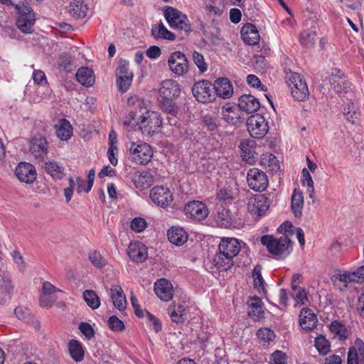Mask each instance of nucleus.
Here are the masks:
<instances>
[{
	"instance_id": "nucleus-25",
	"label": "nucleus",
	"mask_w": 364,
	"mask_h": 364,
	"mask_svg": "<svg viewBox=\"0 0 364 364\" xmlns=\"http://www.w3.org/2000/svg\"><path fill=\"white\" fill-rule=\"evenodd\" d=\"M318 322L316 315L310 309H304L299 314V324L306 331L313 329Z\"/></svg>"
},
{
	"instance_id": "nucleus-38",
	"label": "nucleus",
	"mask_w": 364,
	"mask_h": 364,
	"mask_svg": "<svg viewBox=\"0 0 364 364\" xmlns=\"http://www.w3.org/2000/svg\"><path fill=\"white\" fill-rule=\"evenodd\" d=\"M45 170L54 179H61L65 175L63 167L55 161L46 162Z\"/></svg>"
},
{
	"instance_id": "nucleus-30",
	"label": "nucleus",
	"mask_w": 364,
	"mask_h": 364,
	"mask_svg": "<svg viewBox=\"0 0 364 364\" xmlns=\"http://www.w3.org/2000/svg\"><path fill=\"white\" fill-rule=\"evenodd\" d=\"M88 10L84 0H73L68 6V12L75 18H82L86 16Z\"/></svg>"
},
{
	"instance_id": "nucleus-26",
	"label": "nucleus",
	"mask_w": 364,
	"mask_h": 364,
	"mask_svg": "<svg viewBox=\"0 0 364 364\" xmlns=\"http://www.w3.org/2000/svg\"><path fill=\"white\" fill-rule=\"evenodd\" d=\"M110 296L113 305L122 311L127 308V300L122 287L119 285L113 286L110 289Z\"/></svg>"
},
{
	"instance_id": "nucleus-35",
	"label": "nucleus",
	"mask_w": 364,
	"mask_h": 364,
	"mask_svg": "<svg viewBox=\"0 0 364 364\" xmlns=\"http://www.w3.org/2000/svg\"><path fill=\"white\" fill-rule=\"evenodd\" d=\"M215 219L218 225L221 228H230L232 225L230 212L228 209L223 207L218 208Z\"/></svg>"
},
{
	"instance_id": "nucleus-37",
	"label": "nucleus",
	"mask_w": 364,
	"mask_h": 364,
	"mask_svg": "<svg viewBox=\"0 0 364 364\" xmlns=\"http://www.w3.org/2000/svg\"><path fill=\"white\" fill-rule=\"evenodd\" d=\"M329 329L331 333L339 340H345L348 336L346 327L340 321L335 320L332 321L329 326Z\"/></svg>"
},
{
	"instance_id": "nucleus-10",
	"label": "nucleus",
	"mask_w": 364,
	"mask_h": 364,
	"mask_svg": "<svg viewBox=\"0 0 364 364\" xmlns=\"http://www.w3.org/2000/svg\"><path fill=\"white\" fill-rule=\"evenodd\" d=\"M168 64L170 70L178 75H182L188 70V60L186 56L180 51H176L171 54Z\"/></svg>"
},
{
	"instance_id": "nucleus-22",
	"label": "nucleus",
	"mask_w": 364,
	"mask_h": 364,
	"mask_svg": "<svg viewBox=\"0 0 364 364\" xmlns=\"http://www.w3.org/2000/svg\"><path fill=\"white\" fill-rule=\"evenodd\" d=\"M215 96L218 95L219 97L226 99L230 98L233 93V87L231 82L226 77L218 78L215 80L214 84Z\"/></svg>"
},
{
	"instance_id": "nucleus-45",
	"label": "nucleus",
	"mask_w": 364,
	"mask_h": 364,
	"mask_svg": "<svg viewBox=\"0 0 364 364\" xmlns=\"http://www.w3.org/2000/svg\"><path fill=\"white\" fill-rule=\"evenodd\" d=\"M202 122L203 124V126L210 132H215L217 131L219 127V122L218 119L210 115V114H205L202 117Z\"/></svg>"
},
{
	"instance_id": "nucleus-51",
	"label": "nucleus",
	"mask_w": 364,
	"mask_h": 364,
	"mask_svg": "<svg viewBox=\"0 0 364 364\" xmlns=\"http://www.w3.org/2000/svg\"><path fill=\"white\" fill-rule=\"evenodd\" d=\"M192 59L201 73H204L208 70V65L201 53L193 51L192 53Z\"/></svg>"
},
{
	"instance_id": "nucleus-42",
	"label": "nucleus",
	"mask_w": 364,
	"mask_h": 364,
	"mask_svg": "<svg viewBox=\"0 0 364 364\" xmlns=\"http://www.w3.org/2000/svg\"><path fill=\"white\" fill-rule=\"evenodd\" d=\"M241 156L244 161L248 164H252L255 160V151L250 147L247 142L242 141L240 144Z\"/></svg>"
},
{
	"instance_id": "nucleus-49",
	"label": "nucleus",
	"mask_w": 364,
	"mask_h": 364,
	"mask_svg": "<svg viewBox=\"0 0 364 364\" xmlns=\"http://www.w3.org/2000/svg\"><path fill=\"white\" fill-rule=\"evenodd\" d=\"M343 114L346 119L351 122L353 124L355 123V120L360 117V112L356 110V107L353 102L348 104V107L344 108Z\"/></svg>"
},
{
	"instance_id": "nucleus-7",
	"label": "nucleus",
	"mask_w": 364,
	"mask_h": 364,
	"mask_svg": "<svg viewBox=\"0 0 364 364\" xmlns=\"http://www.w3.org/2000/svg\"><path fill=\"white\" fill-rule=\"evenodd\" d=\"M247 127L251 136L256 139L263 138L269 129L267 122L259 114H253L248 117Z\"/></svg>"
},
{
	"instance_id": "nucleus-2",
	"label": "nucleus",
	"mask_w": 364,
	"mask_h": 364,
	"mask_svg": "<svg viewBox=\"0 0 364 364\" xmlns=\"http://www.w3.org/2000/svg\"><path fill=\"white\" fill-rule=\"evenodd\" d=\"M261 242L277 259L286 257L291 251V240L287 235L279 239L272 235H266L262 237Z\"/></svg>"
},
{
	"instance_id": "nucleus-19",
	"label": "nucleus",
	"mask_w": 364,
	"mask_h": 364,
	"mask_svg": "<svg viewBox=\"0 0 364 364\" xmlns=\"http://www.w3.org/2000/svg\"><path fill=\"white\" fill-rule=\"evenodd\" d=\"M159 92L163 99H176L181 93V88L176 81L170 79L161 82Z\"/></svg>"
},
{
	"instance_id": "nucleus-32",
	"label": "nucleus",
	"mask_w": 364,
	"mask_h": 364,
	"mask_svg": "<svg viewBox=\"0 0 364 364\" xmlns=\"http://www.w3.org/2000/svg\"><path fill=\"white\" fill-rule=\"evenodd\" d=\"M77 80L84 86L91 87L95 82V75L92 70L87 67L79 68L75 74Z\"/></svg>"
},
{
	"instance_id": "nucleus-53",
	"label": "nucleus",
	"mask_w": 364,
	"mask_h": 364,
	"mask_svg": "<svg viewBox=\"0 0 364 364\" xmlns=\"http://www.w3.org/2000/svg\"><path fill=\"white\" fill-rule=\"evenodd\" d=\"M141 114H138L136 111H131L126 117L124 124L128 127H135L136 126L140 129Z\"/></svg>"
},
{
	"instance_id": "nucleus-58",
	"label": "nucleus",
	"mask_w": 364,
	"mask_h": 364,
	"mask_svg": "<svg viewBox=\"0 0 364 364\" xmlns=\"http://www.w3.org/2000/svg\"><path fill=\"white\" fill-rule=\"evenodd\" d=\"M56 296L53 294H42L40 297V305L43 307H50L56 301Z\"/></svg>"
},
{
	"instance_id": "nucleus-5",
	"label": "nucleus",
	"mask_w": 364,
	"mask_h": 364,
	"mask_svg": "<svg viewBox=\"0 0 364 364\" xmlns=\"http://www.w3.org/2000/svg\"><path fill=\"white\" fill-rule=\"evenodd\" d=\"M18 12V16L16 20V26L23 33H30L33 32V26L36 22V14L28 6L23 8L16 4L14 6Z\"/></svg>"
},
{
	"instance_id": "nucleus-20",
	"label": "nucleus",
	"mask_w": 364,
	"mask_h": 364,
	"mask_svg": "<svg viewBox=\"0 0 364 364\" xmlns=\"http://www.w3.org/2000/svg\"><path fill=\"white\" fill-rule=\"evenodd\" d=\"M364 364V343L360 338L355 341V346L349 348L347 364Z\"/></svg>"
},
{
	"instance_id": "nucleus-18",
	"label": "nucleus",
	"mask_w": 364,
	"mask_h": 364,
	"mask_svg": "<svg viewBox=\"0 0 364 364\" xmlns=\"http://www.w3.org/2000/svg\"><path fill=\"white\" fill-rule=\"evenodd\" d=\"M154 291L156 296L164 301H169L173 296V286L166 279H160L155 282Z\"/></svg>"
},
{
	"instance_id": "nucleus-61",
	"label": "nucleus",
	"mask_w": 364,
	"mask_h": 364,
	"mask_svg": "<svg viewBox=\"0 0 364 364\" xmlns=\"http://www.w3.org/2000/svg\"><path fill=\"white\" fill-rule=\"evenodd\" d=\"M79 330L88 340L95 336V331L92 326L88 323H80L79 325Z\"/></svg>"
},
{
	"instance_id": "nucleus-46",
	"label": "nucleus",
	"mask_w": 364,
	"mask_h": 364,
	"mask_svg": "<svg viewBox=\"0 0 364 364\" xmlns=\"http://www.w3.org/2000/svg\"><path fill=\"white\" fill-rule=\"evenodd\" d=\"M14 313L19 320L26 323H30L33 318L31 311L23 306H17L14 310Z\"/></svg>"
},
{
	"instance_id": "nucleus-33",
	"label": "nucleus",
	"mask_w": 364,
	"mask_h": 364,
	"mask_svg": "<svg viewBox=\"0 0 364 364\" xmlns=\"http://www.w3.org/2000/svg\"><path fill=\"white\" fill-rule=\"evenodd\" d=\"M151 33V36L156 40L173 41L176 38L175 34L168 31L161 22L159 24L153 25Z\"/></svg>"
},
{
	"instance_id": "nucleus-16",
	"label": "nucleus",
	"mask_w": 364,
	"mask_h": 364,
	"mask_svg": "<svg viewBox=\"0 0 364 364\" xmlns=\"http://www.w3.org/2000/svg\"><path fill=\"white\" fill-rule=\"evenodd\" d=\"M127 254L130 259L136 263L144 262L148 257L147 248L141 242H130L127 249Z\"/></svg>"
},
{
	"instance_id": "nucleus-63",
	"label": "nucleus",
	"mask_w": 364,
	"mask_h": 364,
	"mask_svg": "<svg viewBox=\"0 0 364 364\" xmlns=\"http://www.w3.org/2000/svg\"><path fill=\"white\" fill-rule=\"evenodd\" d=\"M116 75L117 77H124V75H133V73L129 70V63L124 61L121 62L120 65L117 67L116 70Z\"/></svg>"
},
{
	"instance_id": "nucleus-14",
	"label": "nucleus",
	"mask_w": 364,
	"mask_h": 364,
	"mask_svg": "<svg viewBox=\"0 0 364 364\" xmlns=\"http://www.w3.org/2000/svg\"><path fill=\"white\" fill-rule=\"evenodd\" d=\"M185 213L192 218L203 220L208 215V209L205 204L198 200L188 203L184 207Z\"/></svg>"
},
{
	"instance_id": "nucleus-59",
	"label": "nucleus",
	"mask_w": 364,
	"mask_h": 364,
	"mask_svg": "<svg viewBox=\"0 0 364 364\" xmlns=\"http://www.w3.org/2000/svg\"><path fill=\"white\" fill-rule=\"evenodd\" d=\"M286 354L281 350L274 352L270 358L271 364H287Z\"/></svg>"
},
{
	"instance_id": "nucleus-64",
	"label": "nucleus",
	"mask_w": 364,
	"mask_h": 364,
	"mask_svg": "<svg viewBox=\"0 0 364 364\" xmlns=\"http://www.w3.org/2000/svg\"><path fill=\"white\" fill-rule=\"evenodd\" d=\"M336 279L339 281L345 283V286L347 287V284L350 282H355L356 279H355V276L353 272H346L343 274H338V276H335Z\"/></svg>"
},
{
	"instance_id": "nucleus-57",
	"label": "nucleus",
	"mask_w": 364,
	"mask_h": 364,
	"mask_svg": "<svg viewBox=\"0 0 364 364\" xmlns=\"http://www.w3.org/2000/svg\"><path fill=\"white\" fill-rule=\"evenodd\" d=\"M295 293L293 294V298L297 304L304 305L308 301L307 294L305 289L297 287Z\"/></svg>"
},
{
	"instance_id": "nucleus-43",
	"label": "nucleus",
	"mask_w": 364,
	"mask_h": 364,
	"mask_svg": "<svg viewBox=\"0 0 364 364\" xmlns=\"http://www.w3.org/2000/svg\"><path fill=\"white\" fill-rule=\"evenodd\" d=\"M174 99H163L160 103L161 109L172 117H176L178 112V107L173 101Z\"/></svg>"
},
{
	"instance_id": "nucleus-23",
	"label": "nucleus",
	"mask_w": 364,
	"mask_h": 364,
	"mask_svg": "<svg viewBox=\"0 0 364 364\" xmlns=\"http://www.w3.org/2000/svg\"><path fill=\"white\" fill-rule=\"evenodd\" d=\"M223 119L228 124L237 125L241 122V112L237 107L228 103L222 107Z\"/></svg>"
},
{
	"instance_id": "nucleus-48",
	"label": "nucleus",
	"mask_w": 364,
	"mask_h": 364,
	"mask_svg": "<svg viewBox=\"0 0 364 364\" xmlns=\"http://www.w3.org/2000/svg\"><path fill=\"white\" fill-rule=\"evenodd\" d=\"M59 66L63 69L64 71L69 73L73 70V60L71 56L68 53H62L59 58Z\"/></svg>"
},
{
	"instance_id": "nucleus-56",
	"label": "nucleus",
	"mask_w": 364,
	"mask_h": 364,
	"mask_svg": "<svg viewBox=\"0 0 364 364\" xmlns=\"http://www.w3.org/2000/svg\"><path fill=\"white\" fill-rule=\"evenodd\" d=\"M109 328L115 331H122L124 329V324L117 316H112L108 319Z\"/></svg>"
},
{
	"instance_id": "nucleus-39",
	"label": "nucleus",
	"mask_w": 364,
	"mask_h": 364,
	"mask_svg": "<svg viewBox=\"0 0 364 364\" xmlns=\"http://www.w3.org/2000/svg\"><path fill=\"white\" fill-rule=\"evenodd\" d=\"M262 267L257 264L252 270V277L253 279L254 288L259 293L264 290V280L262 276Z\"/></svg>"
},
{
	"instance_id": "nucleus-8",
	"label": "nucleus",
	"mask_w": 364,
	"mask_h": 364,
	"mask_svg": "<svg viewBox=\"0 0 364 364\" xmlns=\"http://www.w3.org/2000/svg\"><path fill=\"white\" fill-rule=\"evenodd\" d=\"M193 95L200 102L208 103L215 100L213 84L207 80L196 82L192 87Z\"/></svg>"
},
{
	"instance_id": "nucleus-50",
	"label": "nucleus",
	"mask_w": 364,
	"mask_h": 364,
	"mask_svg": "<svg viewBox=\"0 0 364 364\" xmlns=\"http://www.w3.org/2000/svg\"><path fill=\"white\" fill-rule=\"evenodd\" d=\"M89 259L91 263L97 268H102L107 264L106 259L100 252L94 250L89 254Z\"/></svg>"
},
{
	"instance_id": "nucleus-40",
	"label": "nucleus",
	"mask_w": 364,
	"mask_h": 364,
	"mask_svg": "<svg viewBox=\"0 0 364 364\" xmlns=\"http://www.w3.org/2000/svg\"><path fill=\"white\" fill-rule=\"evenodd\" d=\"M82 295L86 304L92 309H97L100 307V299L95 291L85 290Z\"/></svg>"
},
{
	"instance_id": "nucleus-41",
	"label": "nucleus",
	"mask_w": 364,
	"mask_h": 364,
	"mask_svg": "<svg viewBox=\"0 0 364 364\" xmlns=\"http://www.w3.org/2000/svg\"><path fill=\"white\" fill-rule=\"evenodd\" d=\"M316 31L314 26L311 29L304 31L300 37V42L305 46H312L316 41Z\"/></svg>"
},
{
	"instance_id": "nucleus-12",
	"label": "nucleus",
	"mask_w": 364,
	"mask_h": 364,
	"mask_svg": "<svg viewBox=\"0 0 364 364\" xmlns=\"http://www.w3.org/2000/svg\"><path fill=\"white\" fill-rule=\"evenodd\" d=\"M269 207V199L262 194L250 198L247 203V210L253 215H263Z\"/></svg>"
},
{
	"instance_id": "nucleus-34",
	"label": "nucleus",
	"mask_w": 364,
	"mask_h": 364,
	"mask_svg": "<svg viewBox=\"0 0 364 364\" xmlns=\"http://www.w3.org/2000/svg\"><path fill=\"white\" fill-rule=\"evenodd\" d=\"M303 207V193L299 190L294 189L291 196V208L296 218H300L301 216Z\"/></svg>"
},
{
	"instance_id": "nucleus-52",
	"label": "nucleus",
	"mask_w": 364,
	"mask_h": 364,
	"mask_svg": "<svg viewBox=\"0 0 364 364\" xmlns=\"http://www.w3.org/2000/svg\"><path fill=\"white\" fill-rule=\"evenodd\" d=\"M257 338L264 342L269 343L275 338L274 332L269 328H260L257 333Z\"/></svg>"
},
{
	"instance_id": "nucleus-36",
	"label": "nucleus",
	"mask_w": 364,
	"mask_h": 364,
	"mask_svg": "<svg viewBox=\"0 0 364 364\" xmlns=\"http://www.w3.org/2000/svg\"><path fill=\"white\" fill-rule=\"evenodd\" d=\"M68 350L71 358L76 362L83 360L85 353L81 343L77 340H71L68 343Z\"/></svg>"
},
{
	"instance_id": "nucleus-4",
	"label": "nucleus",
	"mask_w": 364,
	"mask_h": 364,
	"mask_svg": "<svg viewBox=\"0 0 364 364\" xmlns=\"http://www.w3.org/2000/svg\"><path fill=\"white\" fill-rule=\"evenodd\" d=\"M140 118V130L144 135L153 136L160 132L163 122L159 112L147 111Z\"/></svg>"
},
{
	"instance_id": "nucleus-11",
	"label": "nucleus",
	"mask_w": 364,
	"mask_h": 364,
	"mask_svg": "<svg viewBox=\"0 0 364 364\" xmlns=\"http://www.w3.org/2000/svg\"><path fill=\"white\" fill-rule=\"evenodd\" d=\"M150 198L156 205L166 208L173 200V195L167 187L160 186L154 187L150 191Z\"/></svg>"
},
{
	"instance_id": "nucleus-15",
	"label": "nucleus",
	"mask_w": 364,
	"mask_h": 364,
	"mask_svg": "<svg viewBox=\"0 0 364 364\" xmlns=\"http://www.w3.org/2000/svg\"><path fill=\"white\" fill-rule=\"evenodd\" d=\"M18 180L25 183H32L36 178L35 167L30 163L21 162L15 169Z\"/></svg>"
},
{
	"instance_id": "nucleus-60",
	"label": "nucleus",
	"mask_w": 364,
	"mask_h": 364,
	"mask_svg": "<svg viewBox=\"0 0 364 364\" xmlns=\"http://www.w3.org/2000/svg\"><path fill=\"white\" fill-rule=\"evenodd\" d=\"M130 227L132 230L141 232L146 228V222L142 218H135L132 220Z\"/></svg>"
},
{
	"instance_id": "nucleus-47",
	"label": "nucleus",
	"mask_w": 364,
	"mask_h": 364,
	"mask_svg": "<svg viewBox=\"0 0 364 364\" xmlns=\"http://www.w3.org/2000/svg\"><path fill=\"white\" fill-rule=\"evenodd\" d=\"M291 95L297 101L306 100L309 95L308 86L303 85L299 88L292 87Z\"/></svg>"
},
{
	"instance_id": "nucleus-27",
	"label": "nucleus",
	"mask_w": 364,
	"mask_h": 364,
	"mask_svg": "<svg viewBox=\"0 0 364 364\" xmlns=\"http://www.w3.org/2000/svg\"><path fill=\"white\" fill-rule=\"evenodd\" d=\"M247 304L249 307L248 314L255 321L259 320L264 317V311H262V299L257 296L250 297Z\"/></svg>"
},
{
	"instance_id": "nucleus-13",
	"label": "nucleus",
	"mask_w": 364,
	"mask_h": 364,
	"mask_svg": "<svg viewBox=\"0 0 364 364\" xmlns=\"http://www.w3.org/2000/svg\"><path fill=\"white\" fill-rule=\"evenodd\" d=\"M30 151L36 159H43L48 152L46 139L41 134L33 136L30 142Z\"/></svg>"
},
{
	"instance_id": "nucleus-1",
	"label": "nucleus",
	"mask_w": 364,
	"mask_h": 364,
	"mask_svg": "<svg viewBox=\"0 0 364 364\" xmlns=\"http://www.w3.org/2000/svg\"><path fill=\"white\" fill-rule=\"evenodd\" d=\"M240 244L236 238H223L218 246V253L213 262L220 271H228L234 265L233 258L240 251Z\"/></svg>"
},
{
	"instance_id": "nucleus-24",
	"label": "nucleus",
	"mask_w": 364,
	"mask_h": 364,
	"mask_svg": "<svg viewBox=\"0 0 364 364\" xmlns=\"http://www.w3.org/2000/svg\"><path fill=\"white\" fill-rule=\"evenodd\" d=\"M241 36L248 45H256L259 41V34L257 27L252 23H246L241 28Z\"/></svg>"
},
{
	"instance_id": "nucleus-17",
	"label": "nucleus",
	"mask_w": 364,
	"mask_h": 364,
	"mask_svg": "<svg viewBox=\"0 0 364 364\" xmlns=\"http://www.w3.org/2000/svg\"><path fill=\"white\" fill-rule=\"evenodd\" d=\"M329 83L331 88L338 94L346 93L350 85L346 77L340 70H335L331 73Z\"/></svg>"
},
{
	"instance_id": "nucleus-54",
	"label": "nucleus",
	"mask_w": 364,
	"mask_h": 364,
	"mask_svg": "<svg viewBox=\"0 0 364 364\" xmlns=\"http://www.w3.org/2000/svg\"><path fill=\"white\" fill-rule=\"evenodd\" d=\"M133 79V75H124V77H117V85L118 89L122 92H125L129 88Z\"/></svg>"
},
{
	"instance_id": "nucleus-55",
	"label": "nucleus",
	"mask_w": 364,
	"mask_h": 364,
	"mask_svg": "<svg viewBox=\"0 0 364 364\" xmlns=\"http://www.w3.org/2000/svg\"><path fill=\"white\" fill-rule=\"evenodd\" d=\"M315 346L318 351L323 355H326L330 350V345L327 340L323 337H318L316 338Z\"/></svg>"
},
{
	"instance_id": "nucleus-6",
	"label": "nucleus",
	"mask_w": 364,
	"mask_h": 364,
	"mask_svg": "<svg viewBox=\"0 0 364 364\" xmlns=\"http://www.w3.org/2000/svg\"><path fill=\"white\" fill-rule=\"evenodd\" d=\"M129 152L132 160L138 164H146L153 156L151 147L143 141L132 143Z\"/></svg>"
},
{
	"instance_id": "nucleus-31",
	"label": "nucleus",
	"mask_w": 364,
	"mask_h": 364,
	"mask_svg": "<svg viewBox=\"0 0 364 364\" xmlns=\"http://www.w3.org/2000/svg\"><path fill=\"white\" fill-rule=\"evenodd\" d=\"M57 136L63 141L68 140L73 135V127L70 123L65 119L59 120L55 126Z\"/></svg>"
},
{
	"instance_id": "nucleus-21",
	"label": "nucleus",
	"mask_w": 364,
	"mask_h": 364,
	"mask_svg": "<svg viewBox=\"0 0 364 364\" xmlns=\"http://www.w3.org/2000/svg\"><path fill=\"white\" fill-rule=\"evenodd\" d=\"M237 106L241 111L253 113L259 109L260 102L255 96L250 94H245L238 99Z\"/></svg>"
},
{
	"instance_id": "nucleus-9",
	"label": "nucleus",
	"mask_w": 364,
	"mask_h": 364,
	"mask_svg": "<svg viewBox=\"0 0 364 364\" xmlns=\"http://www.w3.org/2000/svg\"><path fill=\"white\" fill-rule=\"evenodd\" d=\"M247 180L249 187L257 192L266 190L269 184L266 173L256 168H250L248 171Z\"/></svg>"
},
{
	"instance_id": "nucleus-3",
	"label": "nucleus",
	"mask_w": 364,
	"mask_h": 364,
	"mask_svg": "<svg viewBox=\"0 0 364 364\" xmlns=\"http://www.w3.org/2000/svg\"><path fill=\"white\" fill-rule=\"evenodd\" d=\"M164 14L171 28L184 31L186 35L191 31V26L186 15L179 10L172 6H166Z\"/></svg>"
},
{
	"instance_id": "nucleus-28",
	"label": "nucleus",
	"mask_w": 364,
	"mask_h": 364,
	"mask_svg": "<svg viewBox=\"0 0 364 364\" xmlns=\"http://www.w3.org/2000/svg\"><path fill=\"white\" fill-rule=\"evenodd\" d=\"M167 235L170 242L178 246L182 245L188 240L187 233L180 227L171 228L167 232Z\"/></svg>"
},
{
	"instance_id": "nucleus-44",
	"label": "nucleus",
	"mask_w": 364,
	"mask_h": 364,
	"mask_svg": "<svg viewBox=\"0 0 364 364\" xmlns=\"http://www.w3.org/2000/svg\"><path fill=\"white\" fill-rule=\"evenodd\" d=\"M302 183L307 186V192L309 197L312 198L314 195V181L309 171L306 168L302 170Z\"/></svg>"
},
{
	"instance_id": "nucleus-29",
	"label": "nucleus",
	"mask_w": 364,
	"mask_h": 364,
	"mask_svg": "<svg viewBox=\"0 0 364 364\" xmlns=\"http://www.w3.org/2000/svg\"><path fill=\"white\" fill-rule=\"evenodd\" d=\"M134 186L141 190L148 188L154 182V176L149 171H141L133 176Z\"/></svg>"
},
{
	"instance_id": "nucleus-62",
	"label": "nucleus",
	"mask_w": 364,
	"mask_h": 364,
	"mask_svg": "<svg viewBox=\"0 0 364 364\" xmlns=\"http://www.w3.org/2000/svg\"><path fill=\"white\" fill-rule=\"evenodd\" d=\"M285 79L286 82L288 83L290 87L294 86V84H297L299 82L304 80L300 74L297 73H293L291 70L286 73Z\"/></svg>"
}]
</instances>
